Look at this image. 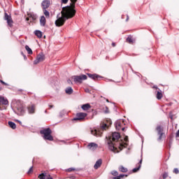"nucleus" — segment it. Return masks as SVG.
Wrapping results in <instances>:
<instances>
[{
    "mask_svg": "<svg viewBox=\"0 0 179 179\" xmlns=\"http://www.w3.org/2000/svg\"><path fill=\"white\" fill-rule=\"evenodd\" d=\"M78 0H71L73 3L72 6H67L62 8L61 17H59V14L57 15V19L55 22L57 27L64 26V23H65L68 19H71L75 16V13H76V10H75V3Z\"/></svg>",
    "mask_w": 179,
    "mask_h": 179,
    "instance_id": "1",
    "label": "nucleus"
},
{
    "mask_svg": "<svg viewBox=\"0 0 179 179\" xmlns=\"http://www.w3.org/2000/svg\"><path fill=\"white\" fill-rule=\"evenodd\" d=\"M121 138V135L118 132L113 133L112 138L106 137V143L108 146L109 150L111 152H115L117 150V147H115V141H118Z\"/></svg>",
    "mask_w": 179,
    "mask_h": 179,
    "instance_id": "2",
    "label": "nucleus"
},
{
    "mask_svg": "<svg viewBox=\"0 0 179 179\" xmlns=\"http://www.w3.org/2000/svg\"><path fill=\"white\" fill-rule=\"evenodd\" d=\"M40 134L41 135H43V138L45 141H54V137H52V136L51 135V134H52V131L50 127L41 130Z\"/></svg>",
    "mask_w": 179,
    "mask_h": 179,
    "instance_id": "3",
    "label": "nucleus"
},
{
    "mask_svg": "<svg viewBox=\"0 0 179 179\" xmlns=\"http://www.w3.org/2000/svg\"><path fill=\"white\" fill-rule=\"evenodd\" d=\"M15 113L17 115H24L26 114V110H24V108L20 101L17 102L16 110Z\"/></svg>",
    "mask_w": 179,
    "mask_h": 179,
    "instance_id": "4",
    "label": "nucleus"
},
{
    "mask_svg": "<svg viewBox=\"0 0 179 179\" xmlns=\"http://www.w3.org/2000/svg\"><path fill=\"white\" fill-rule=\"evenodd\" d=\"M156 131L157 132V135L159 136L157 141L160 142L163 138H166V134H164V129L161 125H157L156 127Z\"/></svg>",
    "mask_w": 179,
    "mask_h": 179,
    "instance_id": "5",
    "label": "nucleus"
},
{
    "mask_svg": "<svg viewBox=\"0 0 179 179\" xmlns=\"http://www.w3.org/2000/svg\"><path fill=\"white\" fill-rule=\"evenodd\" d=\"M71 79H73L74 83H79L80 85V83H82L83 80H86V79H87V76L85 74H82L80 76H73L71 77Z\"/></svg>",
    "mask_w": 179,
    "mask_h": 179,
    "instance_id": "6",
    "label": "nucleus"
},
{
    "mask_svg": "<svg viewBox=\"0 0 179 179\" xmlns=\"http://www.w3.org/2000/svg\"><path fill=\"white\" fill-rule=\"evenodd\" d=\"M45 59V56L43 53H40L37 55L36 59L34 61V65H37L39 62H43Z\"/></svg>",
    "mask_w": 179,
    "mask_h": 179,
    "instance_id": "7",
    "label": "nucleus"
},
{
    "mask_svg": "<svg viewBox=\"0 0 179 179\" xmlns=\"http://www.w3.org/2000/svg\"><path fill=\"white\" fill-rule=\"evenodd\" d=\"M87 117V113H78L76 114V117L73 118V121H81V120H85Z\"/></svg>",
    "mask_w": 179,
    "mask_h": 179,
    "instance_id": "8",
    "label": "nucleus"
},
{
    "mask_svg": "<svg viewBox=\"0 0 179 179\" xmlns=\"http://www.w3.org/2000/svg\"><path fill=\"white\" fill-rule=\"evenodd\" d=\"M91 134L94 135V136H96V138H100L101 135H103V131L97 129H91Z\"/></svg>",
    "mask_w": 179,
    "mask_h": 179,
    "instance_id": "9",
    "label": "nucleus"
},
{
    "mask_svg": "<svg viewBox=\"0 0 179 179\" xmlns=\"http://www.w3.org/2000/svg\"><path fill=\"white\" fill-rule=\"evenodd\" d=\"M27 111L28 114H30L31 115H33V114H36V105L31 104L29 106H27Z\"/></svg>",
    "mask_w": 179,
    "mask_h": 179,
    "instance_id": "10",
    "label": "nucleus"
},
{
    "mask_svg": "<svg viewBox=\"0 0 179 179\" xmlns=\"http://www.w3.org/2000/svg\"><path fill=\"white\" fill-rule=\"evenodd\" d=\"M115 125L117 131H120V129L122 128V125H125V124L124 123V120H117L115 123Z\"/></svg>",
    "mask_w": 179,
    "mask_h": 179,
    "instance_id": "11",
    "label": "nucleus"
},
{
    "mask_svg": "<svg viewBox=\"0 0 179 179\" xmlns=\"http://www.w3.org/2000/svg\"><path fill=\"white\" fill-rule=\"evenodd\" d=\"M87 76H88L90 79H92L93 80H99V79L103 78L102 76H101L99 75V74H96V73L92 74V73H87Z\"/></svg>",
    "mask_w": 179,
    "mask_h": 179,
    "instance_id": "12",
    "label": "nucleus"
},
{
    "mask_svg": "<svg viewBox=\"0 0 179 179\" xmlns=\"http://www.w3.org/2000/svg\"><path fill=\"white\" fill-rule=\"evenodd\" d=\"M87 149H90V150H96L97 148H99V145L96 143H90L87 145Z\"/></svg>",
    "mask_w": 179,
    "mask_h": 179,
    "instance_id": "13",
    "label": "nucleus"
},
{
    "mask_svg": "<svg viewBox=\"0 0 179 179\" xmlns=\"http://www.w3.org/2000/svg\"><path fill=\"white\" fill-rule=\"evenodd\" d=\"M4 15L5 20H7L8 26H10V27H12V23H13V21L12 20V17L9 16L6 13H5Z\"/></svg>",
    "mask_w": 179,
    "mask_h": 179,
    "instance_id": "14",
    "label": "nucleus"
},
{
    "mask_svg": "<svg viewBox=\"0 0 179 179\" xmlns=\"http://www.w3.org/2000/svg\"><path fill=\"white\" fill-rule=\"evenodd\" d=\"M50 0H43L41 3V6L43 9H48V8H50Z\"/></svg>",
    "mask_w": 179,
    "mask_h": 179,
    "instance_id": "15",
    "label": "nucleus"
},
{
    "mask_svg": "<svg viewBox=\"0 0 179 179\" xmlns=\"http://www.w3.org/2000/svg\"><path fill=\"white\" fill-rule=\"evenodd\" d=\"M9 101L5 97L0 96V106H8Z\"/></svg>",
    "mask_w": 179,
    "mask_h": 179,
    "instance_id": "16",
    "label": "nucleus"
},
{
    "mask_svg": "<svg viewBox=\"0 0 179 179\" xmlns=\"http://www.w3.org/2000/svg\"><path fill=\"white\" fill-rule=\"evenodd\" d=\"M142 162L143 159H141L138 163V166L132 169L133 173H138V171H139L141 167H142Z\"/></svg>",
    "mask_w": 179,
    "mask_h": 179,
    "instance_id": "17",
    "label": "nucleus"
},
{
    "mask_svg": "<svg viewBox=\"0 0 179 179\" xmlns=\"http://www.w3.org/2000/svg\"><path fill=\"white\" fill-rule=\"evenodd\" d=\"M101 164H103V160L101 159H99L96 162L94 166V169H95V170H97V169L101 167Z\"/></svg>",
    "mask_w": 179,
    "mask_h": 179,
    "instance_id": "18",
    "label": "nucleus"
},
{
    "mask_svg": "<svg viewBox=\"0 0 179 179\" xmlns=\"http://www.w3.org/2000/svg\"><path fill=\"white\" fill-rule=\"evenodd\" d=\"M92 106H90V103H85L83 104L81 106L82 110H83V111H87V110H89V108H91Z\"/></svg>",
    "mask_w": 179,
    "mask_h": 179,
    "instance_id": "19",
    "label": "nucleus"
},
{
    "mask_svg": "<svg viewBox=\"0 0 179 179\" xmlns=\"http://www.w3.org/2000/svg\"><path fill=\"white\" fill-rule=\"evenodd\" d=\"M156 97L157 100H162V99L163 98V94L162 93V90H159L157 91Z\"/></svg>",
    "mask_w": 179,
    "mask_h": 179,
    "instance_id": "20",
    "label": "nucleus"
},
{
    "mask_svg": "<svg viewBox=\"0 0 179 179\" xmlns=\"http://www.w3.org/2000/svg\"><path fill=\"white\" fill-rule=\"evenodd\" d=\"M40 24L41 26H42L43 27H44V26H45V17H44V15H42L40 19Z\"/></svg>",
    "mask_w": 179,
    "mask_h": 179,
    "instance_id": "21",
    "label": "nucleus"
},
{
    "mask_svg": "<svg viewBox=\"0 0 179 179\" xmlns=\"http://www.w3.org/2000/svg\"><path fill=\"white\" fill-rule=\"evenodd\" d=\"M124 141H125L124 144H123V143H120V147L122 148H125L126 146H128V142H129V141H128V136H126V137L124 138Z\"/></svg>",
    "mask_w": 179,
    "mask_h": 179,
    "instance_id": "22",
    "label": "nucleus"
},
{
    "mask_svg": "<svg viewBox=\"0 0 179 179\" xmlns=\"http://www.w3.org/2000/svg\"><path fill=\"white\" fill-rule=\"evenodd\" d=\"M119 171H120L121 173H128V169L121 165L119 166Z\"/></svg>",
    "mask_w": 179,
    "mask_h": 179,
    "instance_id": "23",
    "label": "nucleus"
},
{
    "mask_svg": "<svg viewBox=\"0 0 179 179\" xmlns=\"http://www.w3.org/2000/svg\"><path fill=\"white\" fill-rule=\"evenodd\" d=\"M65 92L66 94H72L73 93V89H72V87H68L66 88Z\"/></svg>",
    "mask_w": 179,
    "mask_h": 179,
    "instance_id": "24",
    "label": "nucleus"
},
{
    "mask_svg": "<svg viewBox=\"0 0 179 179\" xmlns=\"http://www.w3.org/2000/svg\"><path fill=\"white\" fill-rule=\"evenodd\" d=\"M34 34L35 36H37L38 38H41L43 37V32H41L40 30H36L34 31Z\"/></svg>",
    "mask_w": 179,
    "mask_h": 179,
    "instance_id": "25",
    "label": "nucleus"
},
{
    "mask_svg": "<svg viewBox=\"0 0 179 179\" xmlns=\"http://www.w3.org/2000/svg\"><path fill=\"white\" fill-rule=\"evenodd\" d=\"M8 125L10 128H12V129H16V124L15 122L9 121Z\"/></svg>",
    "mask_w": 179,
    "mask_h": 179,
    "instance_id": "26",
    "label": "nucleus"
},
{
    "mask_svg": "<svg viewBox=\"0 0 179 179\" xmlns=\"http://www.w3.org/2000/svg\"><path fill=\"white\" fill-rule=\"evenodd\" d=\"M25 50L27 51L28 54H29V55H31V54H33V50H31V48H30V47H29V45H25Z\"/></svg>",
    "mask_w": 179,
    "mask_h": 179,
    "instance_id": "27",
    "label": "nucleus"
},
{
    "mask_svg": "<svg viewBox=\"0 0 179 179\" xmlns=\"http://www.w3.org/2000/svg\"><path fill=\"white\" fill-rule=\"evenodd\" d=\"M43 12L45 16H46V17L50 16V12L48 10H47V8H43Z\"/></svg>",
    "mask_w": 179,
    "mask_h": 179,
    "instance_id": "28",
    "label": "nucleus"
},
{
    "mask_svg": "<svg viewBox=\"0 0 179 179\" xmlns=\"http://www.w3.org/2000/svg\"><path fill=\"white\" fill-rule=\"evenodd\" d=\"M46 176H47V173H42L39 174L38 178L39 179H45Z\"/></svg>",
    "mask_w": 179,
    "mask_h": 179,
    "instance_id": "29",
    "label": "nucleus"
},
{
    "mask_svg": "<svg viewBox=\"0 0 179 179\" xmlns=\"http://www.w3.org/2000/svg\"><path fill=\"white\" fill-rule=\"evenodd\" d=\"M127 41L128 43H129V44H132V43H134V40H132V38H131V37H127Z\"/></svg>",
    "mask_w": 179,
    "mask_h": 179,
    "instance_id": "30",
    "label": "nucleus"
},
{
    "mask_svg": "<svg viewBox=\"0 0 179 179\" xmlns=\"http://www.w3.org/2000/svg\"><path fill=\"white\" fill-rule=\"evenodd\" d=\"M169 177V173L167 172H164L163 174H162V178L163 179H166V178Z\"/></svg>",
    "mask_w": 179,
    "mask_h": 179,
    "instance_id": "31",
    "label": "nucleus"
},
{
    "mask_svg": "<svg viewBox=\"0 0 179 179\" xmlns=\"http://www.w3.org/2000/svg\"><path fill=\"white\" fill-rule=\"evenodd\" d=\"M111 174H112V176H114L115 177V176H118V171H111Z\"/></svg>",
    "mask_w": 179,
    "mask_h": 179,
    "instance_id": "32",
    "label": "nucleus"
},
{
    "mask_svg": "<svg viewBox=\"0 0 179 179\" xmlns=\"http://www.w3.org/2000/svg\"><path fill=\"white\" fill-rule=\"evenodd\" d=\"M66 171H68V173H71V171H75V168H69L66 169Z\"/></svg>",
    "mask_w": 179,
    "mask_h": 179,
    "instance_id": "33",
    "label": "nucleus"
},
{
    "mask_svg": "<svg viewBox=\"0 0 179 179\" xmlns=\"http://www.w3.org/2000/svg\"><path fill=\"white\" fill-rule=\"evenodd\" d=\"M106 128H107V124H103L102 126H101V129H102L103 131H104Z\"/></svg>",
    "mask_w": 179,
    "mask_h": 179,
    "instance_id": "34",
    "label": "nucleus"
},
{
    "mask_svg": "<svg viewBox=\"0 0 179 179\" xmlns=\"http://www.w3.org/2000/svg\"><path fill=\"white\" fill-rule=\"evenodd\" d=\"M173 173H175V174H178V173H179L178 169V168H175L173 169Z\"/></svg>",
    "mask_w": 179,
    "mask_h": 179,
    "instance_id": "35",
    "label": "nucleus"
},
{
    "mask_svg": "<svg viewBox=\"0 0 179 179\" xmlns=\"http://www.w3.org/2000/svg\"><path fill=\"white\" fill-rule=\"evenodd\" d=\"M15 122H18V124H20V125H21L22 127H24V125H23V124H22V121H20V120H16Z\"/></svg>",
    "mask_w": 179,
    "mask_h": 179,
    "instance_id": "36",
    "label": "nucleus"
},
{
    "mask_svg": "<svg viewBox=\"0 0 179 179\" xmlns=\"http://www.w3.org/2000/svg\"><path fill=\"white\" fill-rule=\"evenodd\" d=\"M31 19L33 21H34V20H36L37 19V17H36V15H31Z\"/></svg>",
    "mask_w": 179,
    "mask_h": 179,
    "instance_id": "37",
    "label": "nucleus"
},
{
    "mask_svg": "<svg viewBox=\"0 0 179 179\" xmlns=\"http://www.w3.org/2000/svg\"><path fill=\"white\" fill-rule=\"evenodd\" d=\"M119 176L120 177V178H123V177H128V175H127V174H120V175H119Z\"/></svg>",
    "mask_w": 179,
    "mask_h": 179,
    "instance_id": "38",
    "label": "nucleus"
},
{
    "mask_svg": "<svg viewBox=\"0 0 179 179\" xmlns=\"http://www.w3.org/2000/svg\"><path fill=\"white\" fill-rule=\"evenodd\" d=\"M108 113H110V112L108 111V107H106V110H104V113H105V114H108Z\"/></svg>",
    "mask_w": 179,
    "mask_h": 179,
    "instance_id": "39",
    "label": "nucleus"
},
{
    "mask_svg": "<svg viewBox=\"0 0 179 179\" xmlns=\"http://www.w3.org/2000/svg\"><path fill=\"white\" fill-rule=\"evenodd\" d=\"M31 171H33V166H31V167L29 168V170L28 171L27 173H28V174H30Z\"/></svg>",
    "mask_w": 179,
    "mask_h": 179,
    "instance_id": "40",
    "label": "nucleus"
},
{
    "mask_svg": "<svg viewBox=\"0 0 179 179\" xmlns=\"http://www.w3.org/2000/svg\"><path fill=\"white\" fill-rule=\"evenodd\" d=\"M0 82L1 83H2V85H4L5 86H8V83H5L3 80H1Z\"/></svg>",
    "mask_w": 179,
    "mask_h": 179,
    "instance_id": "41",
    "label": "nucleus"
},
{
    "mask_svg": "<svg viewBox=\"0 0 179 179\" xmlns=\"http://www.w3.org/2000/svg\"><path fill=\"white\" fill-rule=\"evenodd\" d=\"M67 83H69V85H73L72 80H71V79L67 80Z\"/></svg>",
    "mask_w": 179,
    "mask_h": 179,
    "instance_id": "42",
    "label": "nucleus"
},
{
    "mask_svg": "<svg viewBox=\"0 0 179 179\" xmlns=\"http://www.w3.org/2000/svg\"><path fill=\"white\" fill-rule=\"evenodd\" d=\"M152 89H156V90H160V89H159V87H157V85H154L152 87Z\"/></svg>",
    "mask_w": 179,
    "mask_h": 179,
    "instance_id": "43",
    "label": "nucleus"
},
{
    "mask_svg": "<svg viewBox=\"0 0 179 179\" xmlns=\"http://www.w3.org/2000/svg\"><path fill=\"white\" fill-rule=\"evenodd\" d=\"M176 138H179V129L177 131L176 134Z\"/></svg>",
    "mask_w": 179,
    "mask_h": 179,
    "instance_id": "44",
    "label": "nucleus"
},
{
    "mask_svg": "<svg viewBox=\"0 0 179 179\" xmlns=\"http://www.w3.org/2000/svg\"><path fill=\"white\" fill-rule=\"evenodd\" d=\"M69 0H62V3H68Z\"/></svg>",
    "mask_w": 179,
    "mask_h": 179,
    "instance_id": "45",
    "label": "nucleus"
},
{
    "mask_svg": "<svg viewBox=\"0 0 179 179\" xmlns=\"http://www.w3.org/2000/svg\"><path fill=\"white\" fill-rule=\"evenodd\" d=\"M21 54L22 55H23L24 59H27V57L26 56V55L23 54V52H22Z\"/></svg>",
    "mask_w": 179,
    "mask_h": 179,
    "instance_id": "46",
    "label": "nucleus"
},
{
    "mask_svg": "<svg viewBox=\"0 0 179 179\" xmlns=\"http://www.w3.org/2000/svg\"><path fill=\"white\" fill-rule=\"evenodd\" d=\"M128 20H129V15H127L126 22H128Z\"/></svg>",
    "mask_w": 179,
    "mask_h": 179,
    "instance_id": "47",
    "label": "nucleus"
},
{
    "mask_svg": "<svg viewBox=\"0 0 179 179\" xmlns=\"http://www.w3.org/2000/svg\"><path fill=\"white\" fill-rule=\"evenodd\" d=\"M49 107L50 108H54V105H50Z\"/></svg>",
    "mask_w": 179,
    "mask_h": 179,
    "instance_id": "48",
    "label": "nucleus"
},
{
    "mask_svg": "<svg viewBox=\"0 0 179 179\" xmlns=\"http://www.w3.org/2000/svg\"><path fill=\"white\" fill-rule=\"evenodd\" d=\"M116 177H117V179H121V177L120 176V175L116 176Z\"/></svg>",
    "mask_w": 179,
    "mask_h": 179,
    "instance_id": "49",
    "label": "nucleus"
},
{
    "mask_svg": "<svg viewBox=\"0 0 179 179\" xmlns=\"http://www.w3.org/2000/svg\"><path fill=\"white\" fill-rule=\"evenodd\" d=\"M112 45H113V47H115V43H112Z\"/></svg>",
    "mask_w": 179,
    "mask_h": 179,
    "instance_id": "50",
    "label": "nucleus"
},
{
    "mask_svg": "<svg viewBox=\"0 0 179 179\" xmlns=\"http://www.w3.org/2000/svg\"><path fill=\"white\" fill-rule=\"evenodd\" d=\"M121 129L122 131H125V127H122Z\"/></svg>",
    "mask_w": 179,
    "mask_h": 179,
    "instance_id": "51",
    "label": "nucleus"
},
{
    "mask_svg": "<svg viewBox=\"0 0 179 179\" xmlns=\"http://www.w3.org/2000/svg\"><path fill=\"white\" fill-rule=\"evenodd\" d=\"M108 82H114L113 80H108Z\"/></svg>",
    "mask_w": 179,
    "mask_h": 179,
    "instance_id": "52",
    "label": "nucleus"
},
{
    "mask_svg": "<svg viewBox=\"0 0 179 179\" xmlns=\"http://www.w3.org/2000/svg\"><path fill=\"white\" fill-rule=\"evenodd\" d=\"M171 148V143H169V148Z\"/></svg>",
    "mask_w": 179,
    "mask_h": 179,
    "instance_id": "53",
    "label": "nucleus"
},
{
    "mask_svg": "<svg viewBox=\"0 0 179 179\" xmlns=\"http://www.w3.org/2000/svg\"><path fill=\"white\" fill-rule=\"evenodd\" d=\"M47 179H52V177H49Z\"/></svg>",
    "mask_w": 179,
    "mask_h": 179,
    "instance_id": "54",
    "label": "nucleus"
},
{
    "mask_svg": "<svg viewBox=\"0 0 179 179\" xmlns=\"http://www.w3.org/2000/svg\"><path fill=\"white\" fill-rule=\"evenodd\" d=\"M45 114H47V110H45Z\"/></svg>",
    "mask_w": 179,
    "mask_h": 179,
    "instance_id": "55",
    "label": "nucleus"
},
{
    "mask_svg": "<svg viewBox=\"0 0 179 179\" xmlns=\"http://www.w3.org/2000/svg\"><path fill=\"white\" fill-rule=\"evenodd\" d=\"M170 118H171V120H173V116H170Z\"/></svg>",
    "mask_w": 179,
    "mask_h": 179,
    "instance_id": "56",
    "label": "nucleus"
},
{
    "mask_svg": "<svg viewBox=\"0 0 179 179\" xmlns=\"http://www.w3.org/2000/svg\"><path fill=\"white\" fill-rule=\"evenodd\" d=\"M18 91H19V92H22V90H19Z\"/></svg>",
    "mask_w": 179,
    "mask_h": 179,
    "instance_id": "57",
    "label": "nucleus"
},
{
    "mask_svg": "<svg viewBox=\"0 0 179 179\" xmlns=\"http://www.w3.org/2000/svg\"><path fill=\"white\" fill-rule=\"evenodd\" d=\"M85 92H89V90H85Z\"/></svg>",
    "mask_w": 179,
    "mask_h": 179,
    "instance_id": "58",
    "label": "nucleus"
},
{
    "mask_svg": "<svg viewBox=\"0 0 179 179\" xmlns=\"http://www.w3.org/2000/svg\"><path fill=\"white\" fill-rule=\"evenodd\" d=\"M122 19H124V17H123V16H122Z\"/></svg>",
    "mask_w": 179,
    "mask_h": 179,
    "instance_id": "59",
    "label": "nucleus"
},
{
    "mask_svg": "<svg viewBox=\"0 0 179 179\" xmlns=\"http://www.w3.org/2000/svg\"><path fill=\"white\" fill-rule=\"evenodd\" d=\"M106 101H108V99H107V100H106Z\"/></svg>",
    "mask_w": 179,
    "mask_h": 179,
    "instance_id": "60",
    "label": "nucleus"
},
{
    "mask_svg": "<svg viewBox=\"0 0 179 179\" xmlns=\"http://www.w3.org/2000/svg\"><path fill=\"white\" fill-rule=\"evenodd\" d=\"M62 142H65V141H62Z\"/></svg>",
    "mask_w": 179,
    "mask_h": 179,
    "instance_id": "61",
    "label": "nucleus"
},
{
    "mask_svg": "<svg viewBox=\"0 0 179 179\" xmlns=\"http://www.w3.org/2000/svg\"><path fill=\"white\" fill-rule=\"evenodd\" d=\"M0 110H2V108H0Z\"/></svg>",
    "mask_w": 179,
    "mask_h": 179,
    "instance_id": "62",
    "label": "nucleus"
},
{
    "mask_svg": "<svg viewBox=\"0 0 179 179\" xmlns=\"http://www.w3.org/2000/svg\"><path fill=\"white\" fill-rule=\"evenodd\" d=\"M0 117H1V115H0Z\"/></svg>",
    "mask_w": 179,
    "mask_h": 179,
    "instance_id": "63",
    "label": "nucleus"
}]
</instances>
